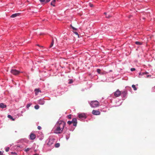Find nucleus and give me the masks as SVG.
Returning <instances> with one entry per match:
<instances>
[{
    "label": "nucleus",
    "mask_w": 155,
    "mask_h": 155,
    "mask_svg": "<svg viewBox=\"0 0 155 155\" xmlns=\"http://www.w3.org/2000/svg\"><path fill=\"white\" fill-rule=\"evenodd\" d=\"M65 124L66 123L63 121H58L53 128L54 133L57 134L61 133Z\"/></svg>",
    "instance_id": "1"
},
{
    "label": "nucleus",
    "mask_w": 155,
    "mask_h": 155,
    "mask_svg": "<svg viewBox=\"0 0 155 155\" xmlns=\"http://www.w3.org/2000/svg\"><path fill=\"white\" fill-rule=\"evenodd\" d=\"M90 105L91 107H96L99 106V103L97 101H91L90 103Z\"/></svg>",
    "instance_id": "2"
},
{
    "label": "nucleus",
    "mask_w": 155,
    "mask_h": 155,
    "mask_svg": "<svg viewBox=\"0 0 155 155\" xmlns=\"http://www.w3.org/2000/svg\"><path fill=\"white\" fill-rule=\"evenodd\" d=\"M78 118L80 120H84L87 117L85 114L84 113H78Z\"/></svg>",
    "instance_id": "3"
},
{
    "label": "nucleus",
    "mask_w": 155,
    "mask_h": 155,
    "mask_svg": "<svg viewBox=\"0 0 155 155\" xmlns=\"http://www.w3.org/2000/svg\"><path fill=\"white\" fill-rule=\"evenodd\" d=\"M67 123L69 125L73 124L74 126H76L77 123V120L76 118H74L72 119V121H68Z\"/></svg>",
    "instance_id": "4"
},
{
    "label": "nucleus",
    "mask_w": 155,
    "mask_h": 155,
    "mask_svg": "<svg viewBox=\"0 0 155 155\" xmlns=\"http://www.w3.org/2000/svg\"><path fill=\"white\" fill-rule=\"evenodd\" d=\"M48 142L47 144L48 146H51L53 144L55 140V139L54 138L52 137H50L48 138Z\"/></svg>",
    "instance_id": "5"
},
{
    "label": "nucleus",
    "mask_w": 155,
    "mask_h": 155,
    "mask_svg": "<svg viewBox=\"0 0 155 155\" xmlns=\"http://www.w3.org/2000/svg\"><path fill=\"white\" fill-rule=\"evenodd\" d=\"M11 72L12 74L14 75H17L19 74L20 73H22V71L17 70L15 69H12L11 70Z\"/></svg>",
    "instance_id": "6"
},
{
    "label": "nucleus",
    "mask_w": 155,
    "mask_h": 155,
    "mask_svg": "<svg viewBox=\"0 0 155 155\" xmlns=\"http://www.w3.org/2000/svg\"><path fill=\"white\" fill-rule=\"evenodd\" d=\"M114 94L116 97H117L121 95V92L118 89H117L114 92Z\"/></svg>",
    "instance_id": "7"
},
{
    "label": "nucleus",
    "mask_w": 155,
    "mask_h": 155,
    "mask_svg": "<svg viewBox=\"0 0 155 155\" xmlns=\"http://www.w3.org/2000/svg\"><path fill=\"white\" fill-rule=\"evenodd\" d=\"M92 113L94 115H99L100 114V112L98 110H93L92 111Z\"/></svg>",
    "instance_id": "8"
},
{
    "label": "nucleus",
    "mask_w": 155,
    "mask_h": 155,
    "mask_svg": "<svg viewBox=\"0 0 155 155\" xmlns=\"http://www.w3.org/2000/svg\"><path fill=\"white\" fill-rule=\"evenodd\" d=\"M36 138L35 135L31 133L29 135V138L31 140H33Z\"/></svg>",
    "instance_id": "9"
},
{
    "label": "nucleus",
    "mask_w": 155,
    "mask_h": 155,
    "mask_svg": "<svg viewBox=\"0 0 155 155\" xmlns=\"http://www.w3.org/2000/svg\"><path fill=\"white\" fill-rule=\"evenodd\" d=\"M127 92L126 91H123L121 92V95L123 97V98H125L127 95Z\"/></svg>",
    "instance_id": "10"
},
{
    "label": "nucleus",
    "mask_w": 155,
    "mask_h": 155,
    "mask_svg": "<svg viewBox=\"0 0 155 155\" xmlns=\"http://www.w3.org/2000/svg\"><path fill=\"white\" fill-rule=\"evenodd\" d=\"M34 91L35 92V94L36 95H37L38 94L39 92L41 93V91L38 89H35Z\"/></svg>",
    "instance_id": "11"
},
{
    "label": "nucleus",
    "mask_w": 155,
    "mask_h": 155,
    "mask_svg": "<svg viewBox=\"0 0 155 155\" xmlns=\"http://www.w3.org/2000/svg\"><path fill=\"white\" fill-rule=\"evenodd\" d=\"M45 102L43 99H41L38 101V103L41 105H43L45 104Z\"/></svg>",
    "instance_id": "12"
},
{
    "label": "nucleus",
    "mask_w": 155,
    "mask_h": 155,
    "mask_svg": "<svg viewBox=\"0 0 155 155\" xmlns=\"http://www.w3.org/2000/svg\"><path fill=\"white\" fill-rule=\"evenodd\" d=\"M6 107V105L5 104H4L3 103H1L0 104V108H2V109H3L4 108Z\"/></svg>",
    "instance_id": "13"
},
{
    "label": "nucleus",
    "mask_w": 155,
    "mask_h": 155,
    "mask_svg": "<svg viewBox=\"0 0 155 155\" xmlns=\"http://www.w3.org/2000/svg\"><path fill=\"white\" fill-rule=\"evenodd\" d=\"M55 2H56L55 0H52L51 3V5L53 6L54 7H55Z\"/></svg>",
    "instance_id": "14"
},
{
    "label": "nucleus",
    "mask_w": 155,
    "mask_h": 155,
    "mask_svg": "<svg viewBox=\"0 0 155 155\" xmlns=\"http://www.w3.org/2000/svg\"><path fill=\"white\" fill-rule=\"evenodd\" d=\"M19 13H15L14 14H13L11 16V18H14L15 17L18 15H19Z\"/></svg>",
    "instance_id": "15"
},
{
    "label": "nucleus",
    "mask_w": 155,
    "mask_h": 155,
    "mask_svg": "<svg viewBox=\"0 0 155 155\" xmlns=\"http://www.w3.org/2000/svg\"><path fill=\"white\" fill-rule=\"evenodd\" d=\"M148 73L147 72H142V73L140 72L139 73V75H143L144 74H147Z\"/></svg>",
    "instance_id": "16"
},
{
    "label": "nucleus",
    "mask_w": 155,
    "mask_h": 155,
    "mask_svg": "<svg viewBox=\"0 0 155 155\" xmlns=\"http://www.w3.org/2000/svg\"><path fill=\"white\" fill-rule=\"evenodd\" d=\"M8 117L10 118V119H11L13 121L15 120V119L13 118V117H12V116L10 115H8Z\"/></svg>",
    "instance_id": "17"
},
{
    "label": "nucleus",
    "mask_w": 155,
    "mask_h": 155,
    "mask_svg": "<svg viewBox=\"0 0 155 155\" xmlns=\"http://www.w3.org/2000/svg\"><path fill=\"white\" fill-rule=\"evenodd\" d=\"M135 44L137 45H142V43L140 42L137 41L135 42Z\"/></svg>",
    "instance_id": "18"
},
{
    "label": "nucleus",
    "mask_w": 155,
    "mask_h": 155,
    "mask_svg": "<svg viewBox=\"0 0 155 155\" xmlns=\"http://www.w3.org/2000/svg\"><path fill=\"white\" fill-rule=\"evenodd\" d=\"M132 87L133 88L134 91H136L137 90V88L135 87V85H132Z\"/></svg>",
    "instance_id": "19"
},
{
    "label": "nucleus",
    "mask_w": 155,
    "mask_h": 155,
    "mask_svg": "<svg viewBox=\"0 0 155 155\" xmlns=\"http://www.w3.org/2000/svg\"><path fill=\"white\" fill-rule=\"evenodd\" d=\"M31 149V148H28L25 149H24V151L25 152H27L28 151H29Z\"/></svg>",
    "instance_id": "20"
},
{
    "label": "nucleus",
    "mask_w": 155,
    "mask_h": 155,
    "mask_svg": "<svg viewBox=\"0 0 155 155\" xmlns=\"http://www.w3.org/2000/svg\"><path fill=\"white\" fill-rule=\"evenodd\" d=\"M60 145L59 143H57L55 144L54 146H55V147H56V148H58V147L60 146Z\"/></svg>",
    "instance_id": "21"
},
{
    "label": "nucleus",
    "mask_w": 155,
    "mask_h": 155,
    "mask_svg": "<svg viewBox=\"0 0 155 155\" xmlns=\"http://www.w3.org/2000/svg\"><path fill=\"white\" fill-rule=\"evenodd\" d=\"M54 44V40H53V39L52 40V41L51 42V43L50 46V47L51 48L52 47V46H53Z\"/></svg>",
    "instance_id": "22"
},
{
    "label": "nucleus",
    "mask_w": 155,
    "mask_h": 155,
    "mask_svg": "<svg viewBox=\"0 0 155 155\" xmlns=\"http://www.w3.org/2000/svg\"><path fill=\"white\" fill-rule=\"evenodd\" d=\"M39 1L41 3L45 4L46 0H39Z\"/></svg>",
    "instance_id": "23"
},
{
    "label": "nucleus",
    "mask_w": 155,
    "mask_h": 155,
    "mask_svg": "<svg viewBox=\"0 0 155 155\" xmlns=\"http://www.w3.org/2000/svg\"><path fill=\"white\" fill-rule=\"evenodd\" d=\"M34 108L36 110L38 109L39 108V106L38 105H35V107Z\"/></svg>",
    "instance_id": "24"
},
{
    "label": "nucleus",
    "mask_w": 155,
    "mask_h": 155,
    "mask_svg": "<svg viewBox=\"0 0 155 155\" xmlns=\"http://www.w3.org/2000/svg\"><path fill=\"white\" fill-rule=\"evenodd\" d=\"M70 134H68L67 135H66V138L67 140H68L70 137Z\"/></svg>",
    "instance_id": "25"
},
{
    "label": "nucleus",
    "mask_w": 155,
    "mask_h": 155,
    "mask_svg": "<svg viewBox=\"0 0 155 155\" xmlns=\"http://www.w3.org/2000/svg\"><path fill=\"white\" fill-rule=\"evenodd\" d=\"M97 72L99 74H101V70L99 69H97Z\"/></svg>",
    "instance_id": "26"
},
{
    "label": "nucleus",
    "mask_w": 155,
    "mask_h": 155,
    "mask_svg": "<svg viewBox=\"0 0 155 155\" xmlns=\"http://www.w3.org/2000/svg\"><path fill=\"white\" fill-rule=\"evenodd\" d=\"M73 82V80L72 79H71L69 80V82L68 83V84H70L72 83Z\"/></svg>",
    "instance_id": "27"
},
{
    "label": "nucleus",
    "mask_w": 155,
    "mask_h": 155,
    "mask_svg": "<svg viewBox=\"0 0 155 155\" xmlns=\"http://www.w3.org/2000/svg\"><path fill=\"white\" fill-rule=\"evenodd\" d=\"M31 104H28L27 105L26 108L28 109L29 108V107L31 106Z\"/></svg>",
    "instance_id": "28"
},
{
    "label": "nucleus",
    "mask_w": 155,
    "mask_h": 155,
    "mask_svg": "<svg viewBox=\"0 0 155 155\" xmlns=\"http://www.w3.org/2000/svg\"><path fill=\"white\" fill-rule=\"evenodd\" d=\"M71 27L72 28V29L74 30H77V29L76 28H75L72 25H71Z\"/></svg>",
    "instance_id": "29"
},
{
    "label": "nucleus",
    "mask_w": 155,
    "mask_h": 155,
    "mask_svg": "<svg viewBox=\"0 0 155 155\" xmlns=\"http://www.w3.org/2000/svg\"><path fill=\"white\" fill-rule=\"evenodd\" d=\"M9 147H6L5 150L6 152H8L9 150Z\"/></svg>",
    "instance_id": "30"
},
{
    "label": "nucleus",
    "mask_w": 155,
    "mask_h": 155,
    "mask_svg": "<svg viewBox=\"0 0 155 155\" xmlns=\"http://www.w3.org/2000/svg\"><path fill=\"white\" fill-rule=\"evenodd\" d=\"M104 14H105V15H106V18H109L110 17V16L109 15H108V16H107V13L104 12Z\"/></svg>",
    "instance_id": "31"
},
{
    "label": "nucleus",
    "mask_w": 155,
    "mask_h": 155,
    "mask_svg": "<svg viewBox=\"0 0 155 155\" xmlns=\"http://www.w3.org/2000/svg\"><path fill=\"white\" fill-rule=\"evenodd\" d=\"M74 33L75 34V35H78L79 36V34H78V33L76 32V31H74Z\"/></svg>",
    "instance_id": "32"
},
{
    "label": "nucleus",
    "mask_w": 155,
    "mask_h": 155,
    "mask_svg": "<svg viewBox=\"0 0 155 155\" xmlns=\"http://www.w3.org/2000/svg\"><path fill=\"white\" fill-rule=\"evenodd\" d=\"M135 70V68H131L130 69V70L132 71H134Z\"/></svg>",
    "instance_id": "33"
},
{
    "label": "nucleus",
    "mask_w": 155,
    "mask_h": 155,
    "mask_svg": "<svg viewBox=\"0 0 155 155\" xmlns=\"http://www.w3.org/2000/svg\"><path fill=\"white\" fill-rule=\"evenodd\" d=\"M106 73V72H101V74H105Z\"/></svg>",
    "instance_id": "34"
},
{
    "label": "nucleus",
    "mask_w": 155,
    "mask_h": 155,
    "mask_svg": "<svg viewBox=\"0 0 155 155\" xmlns=\"http://www.w3.org/2000/svg\"><path fill=\"white\" fill-rule=\"evenodd\" d=\"M11 153H12V154H14L15 155H17V153L14 152H12Z\"/></svg>",
    "instance_id": "35"
},
{
    "label": "nucleus",
    "mask_w": 155,
    "mask_h": 155,
    "mask_svg": "<svg viewBox=\"0 0 155 155\" xmlns=\"http://www.w3.org/2000/svg\"><path fill=\"white\" fill-rule=\"evenodd\" d=\"M152 91L153 92L155 91V86L154 87L152 88Z\"/></svg>",
    "instance_id": "36"
},
{
    "label": "nucleus",
    "mask_w": 155,
    "mask_h": 155,
    "mask_svg": "<svg viewBox=\"0 0 155 155\" xmlns=\"http://www.w3.org/2000/svg\"><path fill=\"white\" fill-rule=\"evenodd\" d=\"M51 0H46L45 3L48 2Z\"/></svg>",
    "instance_id": "37"
},
{
    "label": "nucleus",
    "mask_w": 155,
    "mask_h": 155,
    "mask_svg": "<svg viewBox=\"0 0 155 155\" xmlns=\"http://www.w3.org/2000/svg\"><path fill=\"white\" fill-rule=\"evenodd\" d=\"M89 6H90V7H92L93 6V5L91 4V3H89Z\"/></svg>",
    "instance_id": "38"
},
{
    "label": "nucleus",
    "mask_w": 155,
    "mask_h": 155,
    "mask_svg": "<svg viewBox=\"0 0 155 155\" xmlns=\"http://www.w3.org/2000/svg\"><path fill=\"white\" fill-rule=\"evenodd\" d=\"M38 129L39 130H41V127L40 126H38Z\"/></svg>",
    "instance_id": "39"
},
{
    "label": "nucleus",
    "mask_w": 155,
    "mask_h": 155,
    "mask_svg": "<svg viewBox=\"0 0 155 155\" xmlns=\"http://www.w3.org/2000/svg\"><path fill=\"white\" fill-rule=\"evenodd\" d=\"M68 117L69 118H71V115H69L68 116Z\"/></svg>",
    "instance_id": "40"
},
{
    "label": "nucleus",
    "mask_w": 155,
    "mask_h": 155,
    "mask_svg": "<svg viewBox=\"0 0 155 155\" xmlns=\"http://www.w3.org/2000/svg\"><path fill=\"white\" fill-rule=\"evenodd\" d=\"M2 153L1 151H0V155H2Z\"/></svg>",
    "instance_id": "41"
},
{
    "label": "nucleus",
    "mask_w": 155,
    "mask_h": 155,
    "mask_svg": "<svg viewBox=\"0 0 155 155\" xmlns=\"http://www.w3.org/2000/svg\"><path fill=\"white\" fill-rule=\"evenodd\" d=\"M149 76H150V75H147V78H148V77H149Z\"/></svg>",
    "instance_id": "42"
},
{
    "label": "nucleus",
    "mask_w": 155,
    "mask_h": 155,
    "mask_svg": "<svg viewBox=\"0 0 155 155\" xmlns=\"http://www.w3.org/2000/svg\"><path fill=\"white\" fill-rule=\"evenodd\" d=\"M33 155H39V154L37 153H35V154H34Z\"/></svg>",
    "instance_id": "43"
},
{
    "label": "nucleus",
    "mask_w": 155,
    "mask_h": 155,
    "mask_svg": "<svg viewBox=\"0 0 155 155\" xmlns=\"http://www.w3.org/2000/svg\"><path fill=\"white\" fill-rule=\"evenodd\" d=\"M111 71H111V70H110V72Z\"/></svg>",
    "instance_id": "44"
}]
</instances>
